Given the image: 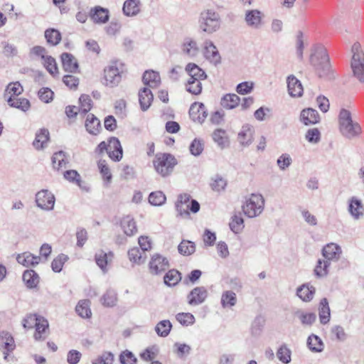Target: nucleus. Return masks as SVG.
I'll list each match as a JSON object with an SVG mask.
<instances>
[{"instance_id":"obj_47","label":"nucleus","mask_w":364,"mask_h":364,"mask_svg":"<svg viewBox=\"0 0 364 364\" xmlns=\"http://www.w3.org/2000/svg\"><path fill=\"white\" fill-rule=\"evenodd\" d=\"M230 228L235 233H239L244 228V220L241 213H235L232 216L230 222Z\"/></svg>"},{"instance_id":"obj_32","label":"nucleus","mask_w":364,"mask_h":364,"mask_svg":"<svg viewBox=\"0 0 364 364\" xmlns=\"http://www.w3.org/2000/svg\"><path fill=\"white\" fill-rule=\"evenodd\" d=\"M154 95L151 90L147 87H144L139 92V101L141 108L143 111H146L151 106L153 101Z\"/></svg>"},{"instance_id":"obj_11","label":"nucleus","mask_w":364,"mask_h":364,"mask_svg":"<svg viewBox=\"0 0 364 364\" xmlns=\"http://www.w3.org/2000/svg\"><path fill=\"white\" fill-rule=\"evenodd\" d=\"M55 203L54 195L46 189H43L36 194V205L41 210L50 211L53 210Z\"/></svg>"},{"instance_id":"obj_61","label":"nucleus","mask_w":364,"mask_h":364,"mask_svg":"<svg viewBox=\"0 0 364 364\" xmlns=\"http://www.w3.org/2000/svg\"><path fill=\"white\" fill-rule=\"evenodd\" d=\"M201 80H188L186 90L193 95H198L202 91Z\"/></svg>"},{"instance_id":"obj_52","label":"nucleus","mask_w":364,"mask_h":364,"mask_svg":"<svg viewBox=\"0 0 364 364\" xmlns=\"http://www.w3.org/2000/svg\"><path fill=\"white\" fill-rule=\"evenodd\" d=\"M181 273L175 269L169 270L164 276V283L168 286H174L181 280Z\"/></svg>"},{"instance_id":"obj_33","label":"nucleus","mask_w":364,"mask_h":364,"mask_svg":"<svg viewBox=\"0 0 364 364\" xmlns=\"http://www.w3.org/2000/svg\"><path fill=\"white\" fill-rule=\"evenodd\" d=\"M22 279L28 289L37 287L40 282L38 274L33 269L26 270L23 274Z\"/></svg>"},{"instance_id":"obj_56","label":"nucleus","mask_w":364,"mask_h":364,"mask_svg":"<svg viewBox=\"0 0 364 364\" xmlns=\"http://www.w3.org/2000/svg\"><path fill=\"white\" fill-rule=\"evenodd\" d=\"M68 259V257L67 255L64 254L59 255L51 263L53 271L55 272H60L63 269V264Z\"/></svg>"},{"instance_id":"obj_37","label":"nucleus","mask_w":364,"mask_h":364,"mask_svg":"<svg viewBox=\"0 0 364 364\" xmlns=\"http://www.w3.org/2000/svg\"><path fill=\"white\" fill-rule=\"evenodd\" d=\"M49 140V132L46 129H40L36 134V138L33 142V146L36 149H42Z\"/></svg>"},{"instance_id":"obj_45","label":"nucleus","mask_w":364,"mask_h":364,"mask_svg":"<svg viewBox=\"0 0 364 364\" xmlns=\"http://www.w3.org/2000/svg\"><path fill=\"white\" fill-rule=\"evenodd\" d=\"M253 131L249 126H243L238 134V141L243 146L249 145L252 141Z\"/></svg>"},{"instance_id":"obj_17","label":"nucleus","mask_w":364,"mask_h":364,"mask_svg":"<svg viewBox=\"0 0 364 364\" xmlns=\"http://www.w3.org/2000/svg\"><path fill=\"white\" fill-rule=\"evenodd\" d=\"M208 296V291L203 287L194 288L188 295V302L191 306H198L203 303Z\"/></svg>"},{"instance_id":"obj_38","label":"nucleus","mask_w":364,"mask_h":364,"mask_svg":"<svg viewBox=\"0 0 364 364\" xmlns=\"http://www.w3.org/2000/svg\"><path fill=\"white\" fill-rule=\"evenodd\" d=\"M240 102V98L235 94H226L220 100V105L227 109L235 108Z\"/></svg>"},{"instance_id":"obj_63","label":"nucleus","mask_w":364,"mask_h":364,"mask_svg":"<svg viewBox=\"0 0 364 364\" xmlns=\"http://www.w3.org/2000/svg\"><path fill=\"white\" fill-rule=\"evenodd\" d=\"M79 101L80 103V108H79L80 111L84 114L87 113L92 107V100L90 96L87 95H82L79 99Z\"/></svg>"},{"instance_id":"obj_44","label":"nucleus","mask_w":364,"mask_h":364,"mask_svg":"<svg viewBox=\"0 0 364 364\" xmlns=\"http://www.w3.org/2000/svg\"><path fill=\"white\" fill-rule=\"evenodd\" d=\"M90 304V301L87 299L80 301L75 307L77 314L82 318H90L92 315Z\"/></svg>"},{"instance_id":"obj_57","label":"nucleus","mask_w":364,"mask_h":364,"mask_svg":"<svg viewBox=\"0 0 364 364\" xmlns=\"http://www.w3.org/2000/svg\"><path fill=\"white\" fill-rule=\"evenodd\" d=\"M128 256L129 260L136 264H141L145 261V258H143L141 252L138 247H134L129 250Z\"/></svg>"},{"instance_id":"obj_13","label":"nucleus","mask_w":364,"mask_h":364,"mask_svg":"<svg viewBox=\"0 0 364 364\" xmlns=\"http://www.w3.org/2000/svg\"><path fill=\"white\" fill-rule=\"evenodd\" d=\"M203 49L204 56L210 63L215 65L220 63V55L213 41L210 40H205L203 43Z\"/></svg>"},{"instance_id":"obj_25","label":"nucleus","mask_w":364,"mask_h":364,"mask_svg":"<svg viewBox=\"0 0 364 364\" xmlns=\"http://www.w3.org/2000/svg\"><path fill=\"white\" fill-rule=\"evenodd\" d=\"M121 228L124 233L129 237L134 235L137 232L136 222L130 215H126L121 220Z\"/></svg>"},{"instance_id":"obj_20","label":"nucleus","mask_w":364,"mask_h":364,"mask_svg":"<svg viewBox=\"0 0 364 364\" xmlns=\"http://www.w3.org/2000/svg\"><path fill=\"white\" fill-rule=\"evenodd\" d=\"M289 94L293 97H299L303 95L304 89L301 82L294 75L287 77Z\"/></svg>"},{"instance_id":"obj_8","label":"nucleus","mask_w":364,"mask_h":364,"mask_svg":"<svg viewBox=\"0 0 364 364\" xmlns=\"http://www.w3.org/2000/svg\"><path fill=\"white\" fill-rule=\"evenodd\" d=\"M100 153L106 151L109 156L115 161H119L122 158L123 151L119 140L116 137H111L107 144L102 141L97 146Z\"/></svg>"},{"instance_id":"obj_23","label":"nucleus","mask_w":364,"mask_h":364,"mask_svg":"<svg viewBox=\"0 0 364 364\" xmlns=\"http://www.w3.org/2000/svg\"><path fill=\"white\" fill-rule=\"evenodd\" d=\"M85 127L87 132L92 135H97L102 129L100 121L92 114L87 115Z\"/></svg>"},{"instance_id":"obj_16","label":"nucleus","mask_w":364,"mask_h":364,"mask_svg":"<svg viewBox=\"0 0 364 364\" xmlns=\"http://www.w3.org/2000/svg\"><path fill=\"white\" fill-rule=\"evenodd\" d=\"M348 210L355 220H360L364 216V205L361 200L356 197H352L349 199Z\"/></svg>"},{"instance_id":"obj_10","label":"nucleus","mask_w":364,"mask_h":364,"mask_svg":"<svg viewBox=\"0 0 364 364\" xmlns=\"http://www.w3.org/2000/svg\"><path fill=\"white\" fill-rule=\"evenodd\" d=\"M264 14L258 9H248L244 14L245 25L252 30H260L264 24Z\"/></svg>"},{"instance_id":"obj_27","label":"nucleus","mask_w":364,"mask_h":364,"mask_svg":"<svg viewBox=\"0 0 364 364\" xmlns=\"http://www.w3.org/2000/svg\"><path fill=\"white\" fill-rule=\"evenodd\" d=\"M17 262L24 267L36 266L38 264L41 260L39 256H35L29 252L19 254L16 257Z\"/></svg>"},{"instance_id":"obj_21","label":"nucleus","mask_w":364,"mask_h":364,"mask_svg":"<svg viewBox=\"0 0 364 364\" xmlns=\"http://www.w3.org/2000/svg\"><path fill=\"white\" fill-rule=\"evenodd\" d=\"M48 321L41 316L35 326L36 332L34 333V338L36 341L45 340L48 336Z\"/></svg>"},{"instance_id":"obj_40","label":"nucleus","mask_w":364,"mask_h":364,"mask_svg":"<svg viewBox=\"0 0 364 364\" xmlns=\"http://www.w3.org/2000/svg\"><path fill=\"white\" fill-rule=\"evenodd\" d=\"M182 51L184 54L195 57L198 53V48L196 41L191 38H186L182 45Z\"/></svg>"},{"instance_id":"obj_1","label":"nucleus","mask_w":364,"mask_h":364,"mask_svg":"<svg viewBox=\"0 0 364 364\" xmlns=\"http://www.w3.org/2000/svg\"><path fill=\"white\" fill-rule=\"evenodd\" d=\"M339 131L341 135L348 139H354L358 138L361 133L362 129L357 122L352 119L350 112L342 109L338 116Z\"/></svg>"},{"instance_id":"obj_6","label":"nucleus","mask_w":364,"mask_h":364,"mask_svg":"<svg viewBox=\"0 0 364 364\" xmlns=\"http://www.w3.org/2000/svg\"><path fill=\"white\" fill-rule=\"evenodd\" d=\"M30 57L33 60H41L46 69L53 75L58 73L55 60L48 55L47 50L41 46H36L30 50Z\"/></svg>"},{"instance_id":"obj_58","label":"nucleus","mask_w":364,"mask_h":364,"mask_svg":"<svg viewBox=\"0 0 364 364\" xmlns=\"http://www.w3.org/2000/svg\"><path fill=\"white\" fill-rule=\"evenodd\" d=\"M64 178L70 182L76 183L79 187L81 186V177L75 170H68L64 172Z\"/></svg>"},{"instance_id":"obj_34","label":"nucleus","mask_w":364,"mask_h":364,"mask_svg":"<svg viewBox=\"0 0 364 364\" xmlns=\"http://www.w3.org/2000/svg\"><path fill=\"white\" fill-rule=\"evenodd\" d=\"M301 121L306 125L314 124L319 121V115L316 109H305L301 112Z\"/></svg>"},{"instance_id":"obj_26","label":"nucleus","mask_w":364,"mask_h":364,"mask_svg":"<svg viewBox=\"0 0 364 364\" xmlns=\"http://www.w3.org/2000/svg\"><path fill=\"white\" fill-rule=\"evenodd\" d=\"M316 289L309 284H304L296 289V295L305 302H309L314 296Z\"/></svg>"},{"instance_id":"obj_29","label":"nucleus","mask_w":364,"mask_h":364,"mask_svg":"<svg viewBox=\"0 0 364 364\" xmlns=\"http://www.w3.org/2000/svg\"><path fill=\"white\" fill-rule=\"evenodd\" d=\"M140 0H126L124 3L122 11L127 16H135L141 11Z\"/></svg>"},{"instance_id":"obj_42","label":"nucleus","mask_w":364,"mask_h":364,"mask_svg":"<svg viewBox=\"0 0 364 364\" xmlns=\"http://www.w3.org/2000/svg\"><path fill=\"white\" fill-rule=\"evenodd\" d=\"M52 163L53 168L57 170L65 168L66 164L68 163L66 154L63 151L55 153L52 157Z\"/></svg>"},{"instance_id":"obj_22","label":"nucleus","mask_w":364,"mask_h":364,"mask_svg":"<svg viewBox=\"0 0 364 364\" xmlns=\"http://www.w3.org/2000/svg\"><path fill=\"white\" fill-rule=\"evenodd\" d=\"M114 255L112 252L108 253L103 250H99L95 255V259L98 267L104 272L107 271V266L112 262Z\"/></svg>"},{"instance_id":"obj_48","label":"nucleus","mask_w":364,"mask_h":364,"mask_svg":"<svg viewBox=\"0 0 364 364\" xmlns=\"http://www.w3.org/2000/svg\"><path fill=\"white\" fill-rule=\"evenodd\" d=\"M331 263L328 260L319 259L314 269V273L318 277H325L328 274Z\"/></svg>"},{"instance_id":"obj_62","label":"nucleus","mask_w":364,"mask_h":364,"mask_svg":"<svg viewBox=\"0 0 364 364\" xmlns=\"http://www.w3.org/2000/svg\"><path fill=\"white\" fill-rule=\"evenodd\" d=\"M210 185L213 190L219 192L225 189L227 183L222 176L217 175L213 178V182Z\"/></svg>"},{"instance_id":"obj_14","label":"nucleus","mask_w":364,"mask_h":364,"mask_svg":"<svg viewBox=\"0 0 364 364\" xmlns=\"http://www.w3.org/2000/svg\"><path fill=\"white\" fill-rule=\"evenodd\" d=\"M189 115L193 121L202 124L208 116V110L201 102H194L189 109Z\"/></svg>"},{"instance_id":"obj_4","label":"nucleus","mask_w":364,"mask_h":364,"mask_svg":"<svg viewBox=\"0 0 364 364\" xmlns=\"http://www.w3.org/2000/svg\"><path fill=\"white\" fill-rule=\"evenodd\" d=\"M264 208V198L259 193H252L242 206L244 214L253 218L262 214Z\"/></svg>"},{"instance_id":"obj_3","label":"nucleus","mask_w":364,"mask_h":364,"mask_svg":"<svg viewBox=\"0 0 364 364\" xmlns=\"http://www.w3.org/2000/svg\"><path fill=\"white\" fill-rule=\"evenodd\" d=\"M199 28L207 34H212L220 28V14L213 9L203 10L198 18Z\"/></svg>"},{"instance_id":"obj_30","label":"nucleus","mask_w":364,"mask_h":364,"mask_svg":"<svg viewBox=\"0 0 364 364\" xmlns=\"http://www.w3.org/2000/svg\"><path fill=\"white\" fill-rule=\"evenodd\" d=\"M23 92V88L19 82H13L8 84L4 92V98L7 102L8 98H14L18 97Z\"/></svg>"},{"instance_id":"obj_31","label":"nucleus","mask_w":364,"mask_h":364,"mask_svg":"<svg viewBox=\"0 0 364 364\" xmlns=\"http://www.w3.org/2000/svg\"><path fill=\"white\" fill-rule=\"evenodd\" d=\"M7 104L9 107L16 108L22 112H27L31 108L30 101L24 97L8 98Z\"/></svg>"},{"instance_id":"obj_35","label":"nucleus","mask_w":364,"mask_h":364,"mask_svg":"<svg viewBox=\"0 0 364 364\" xmlns=\"http://www.w3.org/2000/svg\"><path fill=\"white\" fill-rule=\"evenodd\" d=\"M186 71L190 76L189 80H203L207 77L205 71L195 63H188L186 67Z\"/></svg>"},{"instance_id":"obj_24","label":"nucleus","mask_w":364,"mask_h":364,"mask_svg":"<svg viewBox=\"0 0 364 364\" xmlns=\"http://www.w3.org/2000/svg\"><path fill=\"white\" fill-rule=\"evenodd\" d=\"M63 68L65 72L76 73L78 69V63L75 58L70 53H63L61 55Z\"/></svg>"},{"instance_id":"obj_51","label":"nucleus","mask_w":364,"mask_h":364,"mask_svg":"<svg viewBox=\"0 0 364 364\" xmlns=\"http://www.w3.org/2000/svg\"><path fill=\"white\" fill-rule=\"evenodd\" d=\"M171 328L172 324L170 321L163 320L156 324L155 331L159 336L166 337L169 334Z\"/></svg>"},{"instance_id":"obj_5","label":"nucleus","mask_w":364,"mask_h":364,"mask_svg":"<svg viewBox=\"0 0 364 364\" xmlns=\"http://www.w3.org/2000/svg\"><path fill=\"white\" fill-rule=\"evenodd\" d=\"M351 53L350 68L353 75L360 82H364V53L358 42H355L352 46Z\"/></svg>"},{"instance_id":"obj_15","label":"nucleus","mask_w":364,"mask_h":364,"mask_svg":"<svg viewBox=\"0 0 364 364\" xmlns=\"http://www.w3.org/2000/svg\"><path fill=\"white\" fill-rule=\"evenodd\" d=\"M90 17L95 23L104 24L109 19V12L107 9L96 6L90 9Z\"/></svg>"},{"instance_id":"obj_19","label":"nucleus","mask_w":364,"mask_h":364,"mask_svg":"<svg viewBox=\"0 0 364 364\" xmlns=\"http://www.w3.org/2000/svg\"><path fill=\"white\" fill-rule=\"evenodd\" d=\"M342 253L341 248L339 245L335 243H330L323 247L322 250V255L323 259L331 261H338L340 259Z\"/></svg>"},{"instance_id":"obj_41","label":"nucleus","mask_w":364,"mask_h":364,"mask_svg":"<svg viewBox=\"0 0 364 364\" xmlns=\"http://www.w3.org/2000/svg\"><path fill=\"white\" fill-rule=\"evenodd\" d=\"M307 346L312 352L315 353L323 351L324 348L322 340L315 334H311L308 337Z\"/></svg>"},{"instance_id":"obj_43","label":"nucleus","mask_w":364,"mask_h":364,"mask_svg":"<svg viewBox=\"0 0 364 364\" xmlns=\"http://www.w3.org/2000/svg\"><path fill=\"white\" fill-rule=\"evenodd\" d=\"M237 296L230 290L225 291L221 296V305L223 308H231L237 303Z\"/></svg>"},{"instance_id":"obj_9","label":"nucleus","mask_w":364,"mask_h":364,"mask_svg":"<svg viewBox=\"0 0 364 364\" xmlns=\"http://www.w3.org/2000/svg\"><path fill=\"white\" fill-rule=\"evenodd\" d=\"M122 64L118 62L112 63L104 70V77L106 81V85L115 87L121 82Z\"/></svg>"},{"instance_id":"obj_46","label":"nucleus","mask_w":364,"mask_h":364,"mask_svg":"<svg viewBox=\"0 0 364 364\" xmlns=\"http://www.w3.org/2000/svg\"><path fill=\"white\" fill-rule=\"evenodd\" d=\"M44 36L47 43L50 46H56L61 41V33L55 28L46 29Z\"/></svg>"},{"instance_id":"obj_59","label":"nucleus","mask_w":364,"mask_h":364,"mask_svg":"<svg viewBox=\"0 0 364 364\" xmlns=\"http://www.w3.org/2000/svg\"><path fill=\"white\" fill-rule=\"evenodd\" d=\"M291 163L292 159L288 154H282L277 160V164L281 171L288 168Z\"/></svg>"},{"instance_id":"obj_18","label":"nucleus","mask_w":364,"mask_h":364,"mask_svg":"<svg viewBox=\"0 0 364 364\" xmlns=\"http://www.w3.org/2000/svg\"><path fill=\"white\" fill-rule=\"evenodd\" d=\"M293 315L304 328L311 327L316 322L317 318L315 313L306 312L301 309L295 310Z\"/></svg>"},{"instance_id":"obj_60","label":"nucleus","mask_w":364,"mask_h":364,"mask_svg":"<svg viewBox=\"0 0 364 364\" xmlns=\"http://www.w3.org/2000/svg\"><path fill=\"white\" fill-rule=\"evenodd\" d=\"M176 318L180 323L186 326L192 325L195 322V317L190 313H178Z\"/></svg>"},{"instance_id":"obj_50","label":"nucleus","mask_w":364,"mask_h":364,"mask_svg":"<svg viewBox=\"0 0 364 364\" xmlns=\"http://www.w3.org/2000/svg\"><path fill=\"white\" fill-rule=\"evenodd\" d=\"M213 139L221 148H225L228 143L226 133L223 129H218L213 133Z\"/></svg>"},{"instance_id":"obj_7","label":"nucleus","mask_w":364,"mask_h":364,"mask_svg":"<svg viewBox=\"0 0 364 364\" xmlns=\"http://www.w3.org/2000/svg\"><path fill=\"white\" fill-rule=\"evenodd\" d=\"M176 164V159L170 154H156L154 160L156 171L163 177L170 175Z\"/></svg>"},{"instance_id":"obj_55","label":"nucleus","mask_w":364,"mask_h":364,"mask_svg":"<svg viewBox=\"0 0 364 364\" xmlns=\"http://www.w3.org/2000/svg\"><path fill=\"white\" fill-rule=\"evenodd\" d=\"M278 359L284 364H288L291 362V350L287 346H282L277 352Z\"/></svg>"},{"instance_id":"obj_64","label":"nucleus","mask_w":364,"mask_h":364,"mask_svg":"<svg viewBox=\"0 0 364 364\" xmlns=\"http://www.w3.org/2000/svg\"><path fill=\"white\" fill-rule=\"evenodd\" d=\"M120 363L122 364H136V358L134 355V354L128 350L124 351L120 355Z\"/></svg>"},{"instance_id":"obj_54","label":"nucleus","mask_w":364,"mask_h":364,"mask_svg":"<svg viewBox=\"0 0 364 364\" xmlns=\"http://www.w3.org/2000/svg\"><path fill=\"white\" fill-rule=\"evenodd\" d=\"M178 252L183 255H192L196 250L195 244L188 240H183L178 247Z\"/></svg>"},{"instance_id":"obj_12","label":"nucleus","mask_w":364,"mask_h":364,"mask_svg":"<svg viewBox=\"0 0 364 364\" xmlns=\"http://www.w3.org/2000/svg\"><path fill=\"white\" fill-rule=\"evenodd\" d=\"M149 271L152 274H160L169 267L168 259L159 254H154L149 262Z\"/></svg>"},{"instance_id":"obj_28","label":"nucleus","mask_w":364,"mask_h":364,"mask_svg":"<svg viewBox=\"0 0 364 364\" xmlns=\"http://www.w3.org/2000/svg\"><path fill=\"white\" fill-rule=\"evenodd\" d=\"M143 82L150 88H156L161 84L159 73L154 70H146L142 77Z\"/></svg>"},{"instance_id":"obj_49","label":"nucleus","mask_w":364,"mask_h":364,"mask_svg":"<svg viewBox=\"0 0 364 364\" xmlns=\"http://www.w3.org/2000/svg\"><path fill=\"white\" fill-rule=\"evenodd\" d=\"M101 301L105 306L112 307L116 305L117 301V293L113 289H108L102 296Z\"/></svg>"},{"instance_id":"obj_53","label":"nucleus","mask_w":364,"mask_h":364,"mask_svg":"<svg viewBox=\"0 0 364 364\" xmlns=\"http://www.w3.org/2000/svg\"><path fill=\"white\" fill-rule=\"evenodd\" d=\"M166 198L162 191H155L150 193L149 202L155 206H160L166 202Z\"/></svg>"},{"instance_id":"obj_36","label":"nucleus","mask_w":364,"mask_h":364,"mask_svg":"<svg viewBox=\"0 0 364 364\" xmlns=\"http://www.w3.org/2000/svg\"><path fill=\"white\" fill-rule=\"evenodd\" d=\"M318 316L321 323L326 324L330 321L331 313L327 299L321 300L318 307Z\"/></svg>"},{"instance_id":"obj_2","label":"nucleus","mask_w":364,"mask_h":364,"mask_svg":"<svg viewBox=\"0 0 364 364\" xmlns=\"http://www.w3.org/2000/svg\"><path fill=\"white\" fill-rule=\"evenodd\" d=\"M310 63L315 68L319 77H325L330 72L329 58L326 50L321 46H316L310 56Z\"/></svg>"},{"instance_id":"obj_39","label":"nucleus","mask_w":364,"mask_h":364,"mask_svg":"<svg viewBox=\"0 0 364 364\" xmlns=\"http://www.w3.org/2000/svg\"><path fill=\"white\" fill-rule=\"evenodd\" d=\"M1 338L4 341V359H7L9 353L12 352L15 348L14 340L12 336L8 332H2Z\"/></svg>"}]
</instances>
